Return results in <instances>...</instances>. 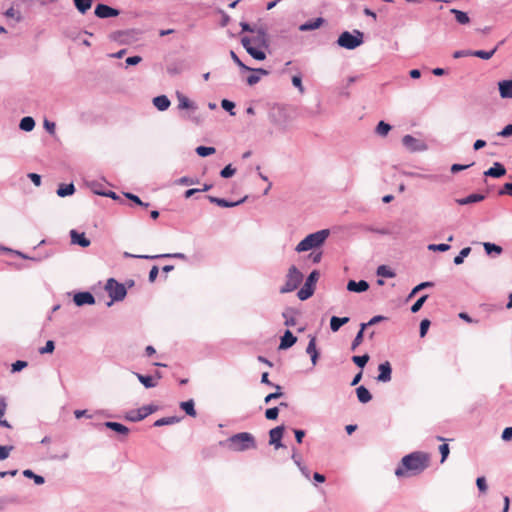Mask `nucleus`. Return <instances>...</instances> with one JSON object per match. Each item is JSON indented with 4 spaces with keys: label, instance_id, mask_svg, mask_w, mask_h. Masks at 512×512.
Returning <instances> with one entry per match:
<instances>
[{
    "label": "nucleus",
    "instance_id": "63",
    "mask_svg": "<svg viewBox=\"0 0 512 512\" xmlns=\"http://www.w3.org/2000/svg\"><path fill=\"white\" fill-rule=\"evenodd\" d=\"M501 137H509L512 135V124L506 125L502 131L498 133Z\"/></svg>",
    "mask_w": 512,
    "mask_h": 512
},
{
    "label": "nucleus",
    "instance_id": "44",
    "mask_svg": "<svg viewBox=\"0 0 512 512\" xmlns=\"http://www.w3.org/2000/svg\"><path fill=\"white\" fill-rule=\"evenodd\" d=\"M471 252V248L470 247H466V248H463L459 255H457L455 258H454V263L456 265H460L463 263L464 261V258L467 257L469 255V253Z\"/></svg>",
    "mask_w": 512,
    "mask_h": 512
},
{
    "label": "nucleus",
    "instance_id": "36",
    "mask_svg": "<svg viewBox=\"0 0 512 512\" xmlns=\"http://www.w3.org/2000/svg\"><path fill=\"white\" fill-rule=\"evenodd\" d=\"M451 13L455 15L456 21L460 24H467L469 23L470 19L467 15V13L457 10V9H451Z\"/></svg>",
    "mask_w": 512,
    "mask_h": 512
},
{
    "label": "nucleus",
    "instance_id": "54",
    "mask_svg": "<svg viewBox=\"0 0 512 512\" xmlns=\"http://www.w3.org/2000/svg\"><path fill=\"white\" fill-rule=\"evenodd\" d=\"M439 451L441 453V463H443L446 460V458L448 457L449 452H450L448 444H446V443L441 444L439 446Z\"/></svg>",
    "mask_w": 512,
    "mask_h": 512
},
{
    "label": "nucleus",
    "instance_id": "23",
    "mask_svg": "<svg viewBox=\"0 0 512 512\" xmlns=\"http://www.w3.org/2000/svg\"><path fill=\"white\" fill-rule=\"evenodd\" d=\"M230 55H231V58L233 59V61L241 68V69H244V70H247V71H256L262 75H267L268 72L264 69H252L248 66H246L240 59L239 57L236 55V53L234 51H231L230 52Z\"/></svg>",
    "mask_w": 512,
    "mask_h": 512
},
{
    "label": "nucleus",
    "instance_id": "13",
    "mask_svg": "<svg viewBox=\"0 0 512 512\" xmlns=\"http://www.w3.org/2000/svg\"><path fill=\"white\" fill-rule=\"evenodd\" d=\"M74 303L77 306L92 305L95 303L94 296L90 292H79L74 295Z\"/></svg>",
    "mask_w": 512,
    "mask_h": 512
},
{
    "label": "nucleus",
    "instance_id": "51",
    "mask_svg": "<svg viewBox=\"0 0 512 512\" xmlns=\"http://www.w3.org/2000/svg\"><path fill=\"white\" fill-rule=\"evenodd\" d=\"M428 249L431 250V251H441V252H444V251H447L450 249V245L448 244H430L428 246Z\"/></svg>",
    "mask_w": 512,
    "mask_h": 512
},
{
    "label": "nucleus",
    "instance_id": "10",
    "mask_svg": "<svg viewBox=\"0 0 512 512\" xmlns=\"http://www.w3.org/2000/svg\"><path fill=\"white\" fill-rule=\"evenodd\" d=\"M241 43L246 51L256 60H264L266 58L265 52L262 50L263 47H257L250 45L248 39H241Z\"/></svg>",
    "mask_w": 512,
    "mask_h": 512
},
{
    "label": "nucleus",
    "instance_id": "52",
    "mask_svg": "<svg viewBox=\"0 0 512 512\" xmlns=\"http://www.w3.org/2000/svg\"><path fill=\"white\" fill-rule=\"evenodd\" d=\"M277 391L274 393H270L265 397V403H269L270 401L280 398L282 396L281 387L279 385L276 386Z\"/></svg>",
    "mask_w": 512,
    "mask_h": 512
},
{
    "label": "nucleus",
    "instance_id": "64",
    "mask_svg": "<svg viewBox=\"0 0 512 512\" xmlns=\"http://www.w3.org/2000/svg\"><path fill=\"white\" fill-rule=\"evenodd\" d=\"M502 439L504 441H511L512 440V427H507L504 429L502 433Z\"/></svg>",
    "mask_w": 512,
    "mask_h": 512
},
{
    "label": "nucleus",
    "instance_id": "38",
    "mask_svg": "<svg viewBox=\"0 0 512 512\" xmlns=\"http://www.w3.org/2000/svg\"><path fill=\"white\" fill-rule=\"evenodd\" d=\"M178 421H179V418H177L175 416L164 417V418H161V419H158L157 421H155L154 426L160 427V426H164V425H171V424L177 423Z\"/></svg>",
    "mask_w": 512,
    "mask_h": 512
},
{
    "label": "nucleus",
    "instance_id": "56",
    "mask_svg": "<svg viewBox=\"0 0 512 512\" xmlns=\"http://www.w3.org/2000/svg\"><path fill=\"white\" fill-rule=\"evenodd\" d=\"M279 410L277 407L269 408L265 412V416L269 420H275L278 417Z\"/></svg>",
    "mask_w": 512,
    "mask_h": 512
},
{
    "label": "nucleus",
    "instance_id": "3",
    "mask_svg": "<svg viewBox=\"0 0 512 512\" xmlns=\"http://www.w3.org/2000/svg\"><path fill=\"white\" fill-rule=\"evenodd\" d=\"M328 235V230H321L316 233L309 234L296 246V251L304 252L312 248L319 247L326 240Z\"/></svg>",
    "mask_w": 512,
    "mask_h": 512
},
{
    "label": "nucleus",
    "instance_id": "1",
    "mask_svg": "<svg viewBox=\"0 0 512 512\" xmlns=\"http://www.w3.org/2000/svg\"><path fill=\"white\" fill-rule=\"evenodd\" d=\"M431 463L430 454L423 451H415L405 455L397 468L395 475L398 478H409L417 476L425 471Z\"/></svg>",
    "mask_w": 512,
    "mask_h": 512
},
{
    "label": "nucleus",
    "instance_id": "60",
    "mask_svg": "<svg viewBox=\"0 0 512 512\" xmlns=\"http://www.w3.org/2000/svg\"><path fill=\"white\" fill-rule=\"evenodd\" d=\"M221 106L226 111H229L231 115H234V112L232 111L235 107V104L227 99L222 100Z\"/></svg>",
    "mask_w": 512,
    "mask_h": 512
},
{
    "label": "nucleus",
    "instance_id": "15",
    "mask_svg": "<svg viewBox=\"0 0 512 512\" xmlns=\"http://www.w3.org/2000/svg\"><path fill=\"white\" fill-rule=\"evenodd\" d=\"M70 237L72 244H77L84 248L90 245V240L85 236V233H79L76 230H71Z\"/></svg>",
    "mask_w": 512,
    "mask_h": 512
},
{
    "label": "nucleus",
    "instance_id": "41",
    "mask_svg": "<svg viewBox=\"0 0 512 512\" xmlns=\"http://www.w3.org/2000/svg\"><path fill=\"white\" fill-rule=\"evenodd\" d=\"M283 317L285 318L286 326H295L296 318L294 317V311L292 309L286 310L283 312Z\"/></svg>",
    "mask_w": 512,
    "mask_h": 512
},
{
    "label": "nucleus",
    "instance_id": "33",
    "mask_svg": "<svg viewBox=\"0 0 512 512\" xmlns=\"http://www.w3.org/2000/svg\"><path fill=\"white\" fill-rule=\"evenodd\" d=\"M75 7L77 10L84 14L86 13L92 6V0H73Z\"/></svg>",
    "mask_w": 512,
    "mask_h": 512
},
{
    "label": "nucleus",
    "instance_id": "45",
    "mask_svg": "<svg viewBox=\"0 0 512 512\" xmlns=\"http://www.w3.org/2000/svg\"><path fill=\"white\" fill-rule=\"evenodd\" d=\"M352 361L359 367L363 368L369 361V355L353 356Z\"/></svg>",
    "mask_w": 512,
    "mask_h": 512
},
{
    "label": "nucleus",
    "instance_id": "49",
    "mask_svg": "<svg viewBox=\"0 0 512 512\" xmlns=\"http://www.w3.org/2000/svg\"><path fill=\"white\" fill-rule=\"evenodd\" d=\"M431 286H433L432 282L420 283L419 285H417L416 287H414L412 289L411 293L409 294V298H412L416 293H418L419 291H422V289H424L426 287H431Z\"/></svg>",
    "mask_w": 512,
    "mask_h": 512
},
{
    "label": "nucleus",
    "instance_id": "32",
    "mask_svg": "<svg viewBox=\"0 0 512 512\" xmlns=\"http://www.w3.org/2000/svg\"><path fill=\"white\" fill-rule=\"evenodd\" d=\"M75 191L74 185L71 184H61L57 189V195L60 197H66L72 195Z\"/></svg>",
    "mask_w": 512,
    "mask_h": 512
},
{
    "label": "nucleus",
    "instance_id": "30",
    "mask_svg": "<svg viewBox=\"0 0 512 512\" xmlns=\"http://www.w3.org/2000/svg\"><path fill=\"white\" fill-rule=\"evenodd\" d=\"M306 352L311 356V361L313 365L316 364L318 359V352L316 349V340L312 338L307 346Z\"/></svg>",
    "mask_w": 512,
    "mask_h": 512
},
{
    "label": "nucleus",
    "instance_id": "53",
    "mask_svg": "<svg viewBox=\"0 0 512 512\" xmlns=\"http://www.w3.org/2000/svg\"><path fill=\"white\" fill-rule=\"evenodd\" d=\"M55 349V344L52 340L46 342V345L39 350L40 354L52 353Z\"/></svg>",
    "mask_w": 512,
    "mask_h": 512
},
{
    "label": "nucleus",
    "instance_id": "17",
    "mask_svg": "<svg viewBox=\"0 0 512 512\" xmlns=\"http://www.w3.org/2000/svg\"><path fill=\"white\" fill-rule=\"evenodd\" d=\"M505 173V167L501 163L496 162L491 168L484 172V175L498 178L505 175Z\"/></svg>",
    "mask_w": 512,
    "mask_h": 512
},
{
    "label": "nucleus",
    "instance_id": "48",
    "mask_svg": "<svg viewBox=\"0 0 512 512\" xmlns=\"http://www.w3.org/2000/svg\"><path fill=\"white\" fill-rule=\"evenodd\" d=\"M178 100H179V108L180 109H188V108H192L193 107V105L190 102V100L186 96H184V95H179L178 96Z\"/></svg>",
    "mask_w": 512,
    "mask_h": 512
},
{
    "label": "nucleus",
    "instance_id": "50",
    "mask_svg": "<svg viewBox=\"0 0 512 512\" xmlns=\"http://www.w3.org/2000/svg\"><path fill=\"white\" fill-rule=\"evenodd\" d=\"M235 172H236V169L232 168V166L229 164L221 170L220 175L223 178H229V177L233 176L235 174Z\"/></svg>",
    "mask_w": 512,
    "mask_h": 512
},
{
    "label": "nucleus",
    "instance_id": "6",
    "mask_svg": "<svg viewBox=\"0 0 512 512\" xmlns=\"http://www.w3.org/2000/svg\"><path fill=\"white\" fill-rule=\"evenodd\" d=\"M319 277L320 274L317 270H314L309 274L303 287L297 293V296L300 300H307L314 294L316 283Z\"/></svg>",
    "mask_w": 512,
    "mask_h": 512
},
{
    "label": "nucleus",
    "instance_id": "29",
    "mask_svg": "<svg viewBox=\"0 0 512 512\" xmlns=\"http://www.w3.org/2000/svg\"><path fill=\"white\" fill-rule=\"evenodd\" d=\"M323 19L322 18H316L312 21H309V22H306L304 24H302L300 26V30L301 31H309V30H314V29H317L319 28L322 23H323Z\"/></svg>",
    "mask_w": 512,
    "mask_h": 512
},
{
    "label": "nucleus",
    "instance_id": "62",
    "mask_svg": "<svg viewBox=\"0 0 512 512\" xmlns=\"http://www.w3.org/2000/svg\"><path fill=\"white\" fill-rule=\"evenodd\" d=\"M5 15H6V17H9V18H15L18 22L21 21L20 13L17 12L13 7L9 8L5 12Z\"/></svg>",
    "mask_w": 512,
    "mask_h": 512
},
{
    "label": "nucleus",
    "instance_id": "61",
    "mask_svg": "<svg viewBox=\"0 0 512 512\" xmlns=\"http://www.w3.org/2000/svg\"><path fill=\"white\" fill-rule=\"evenodd\" d=\"M476 485L482 493H485L487 491L488 487L484 477H478L476 480Z\"/></svg>",
    "mask_w": 512,
    "mask_h": 512
},
{
    "label": "nucleus",
    "instance_id": "16",
    "mask_svg": "<svg viewBox=\"0 0 512 512\" xmlns=\"http://www.w3.org/2000/svg\"><path fill=\"white\" fill-rule=\"evenodd\" d=\"M297 341V338L292 334L290 330H286L284 335L281 337L279 349H288L293 346Z\"/></svg>",
    "mask_w": 512,
    "mask_h": 512
},
{
    "label": "nucleus",
    "instance_id": "20",
    "mask_svg": "<svg viewBox=\"0 0 512 512\" xmlns=\"http://www.w3.org/2000/svg\"><path fill=\"white\" fill-rule=\"evenodd\" d=\"M499 92L502 98H512V79L499 82Z\"/></svg>",
    "mask_w": 512,
    "mask_h": 512
},
{
    "label": "nucleus",
    "instance_id": "58",
    "mask_svg": "<svg viewBox=\"0 0 512 512\" xmlns=\"http://www.w3.org/2000/svg\"><path fill=\"white\" fill-rule=\"evenodd\" d=\"M14 449L13 446H0V460L8 458L10 452Z\"/></svg>",
    "mask_w": 512,
    "mask_h": 512
},
{
    "label": "nucleus",
    "instance_id": "9",
    "mask_svg": "<svg viewBox=\"0 0 512 512\" xmlns=\"http://www.w3.org/2000/svg\"><path fill=\"white\" fill-rule=\"evenodd\" d=\"M155 411H156V407H154L152 405L143 406V407L139 408L138 410L130 411L126 415V419L133 421V422L141 421Z\"/></svg>",
    "mask_w": 512,
    "mask_h": 512
},
{
    "label": "nucleus",
    "instance_id": "7",
    "mask_svg": "<svg viewBox=\"0 0 512 512\" xmlns=\"http://www.w3.org/2000/svg\"><path fill=\"white\" fill-rule=\"evenodd\" d=\"M105 288L113 301L123 300L127 293L125 286L113 278L107 281Z\"/></svg>",
    "mask_w": 512,
    "mask_h": 512
},
{
    "label": "nucleus",
    "instance_id": "11",
    "mask_svg": "<svg viewBox=\"0 0 512 512\" xmlns=\"http://www.w3.org/2000/svg\"><path fill=\"white\" fill-rule=\"evenodd\" d=\"M95 15L99 18L116 17L119 11L105 4H98L95 8Z\"/></svg>",
    "mask_w": 512,
    "mask_h": 512
},
{
    "label": "nucleus",
    "instance_id": "8",
    "mask_svg": "<svg viewBox=\"0 0 512 512\" xmlns=\"http://www.w3.org/2000/svg\"><path fill=\"white\" fill-rule=\"evenodd\" d=\"M252 33V36H244L242 39H248L250 45H255L257 47H268V37L263 29L254 30Z\"/></svg>",
    "mask_w": 512,
    "mask_h": 512
},
{
    "label": "nucleus",
    "instance_id": "2",
    "mask_svg": "<svg viewBox=\"0 0 512 512\" xmlns=\"http://www.w3.org/2000/svg\"><path fill=\"white\" fill-rule=\"evenodd\" d=\"M229 448L236 452H243L249 449L256 448V441L254 436L248 432H241L232 435L227 440Z\"/></svg>",
    "mask_w": 512,
    "mask_h": 512
},
{
    "label": "nucleus",
    "instance_id": "14",
    "mask_svg": "<svg viewBox=\"0 0 512 512\" xmlns=\"http://www.w3.org/2000/svg\"><path fill=\"white\" fill-rule=\"evenodd\" d=\"M379 375L377 380L379 382H388L391 380L392 368L388 361L381 363L378 367Z\"/></svg>",
    "mask_w": 512,
    "mask_h": 512
},
{
    "label": "nucleus",
    "instance_id": "24",
    "mask_svg": "<svg viewBox=\"0 0 512 512\" xmlns=\"http://www.w3.org/2000/svg\"><path fill=\"white\" fill-rule=\"evenodd\" d=\"M485 196L482 194H471L465 198L457 199L456 202L459 205H467L484 200Z\"/></svg>",
    "mask_w": 512,
    "mask_h": 512
},
{
    "label": "nucleus",
    "instance_id": "47",
    "mask_svg": "<svg viewBox=\"0 0 512 512\" xmlns=\"http://www.w3.org/2000/svg\"><path fill=\"white\" fill-rule=\"evenodd\" d=\"M428 298V295H423L422 297H420L411 307V312L412 313H416L418 312L421 307L423 306V304L425 303V301L427 300Z\"/></svg>",
    "mask_w": 512,
    "mask_h": 512
},
{
    "label": "nucleus",
    "instance_id": "5",
    "mask_svg": "<svg viewBox=\"0 0 512 512\" xmlns=\"http://www.w3.org/2000/svg\"><path fill=\"white\" fill-rule=\"evenodd\" d=\"M302 280V273L295 266H291L286 276L285 285L280 289V292L284 294L294 291L300 285Z\"/></svg>",
    "mask_w": 512,
    "mask_h": 512
},
{
    "label": "nucleus",
    "instance_id": "4",
    "mask_svg": "<svg viewBox=\"0 0 512 512\" xmlns=\"http://www.w3.org/2000/svg\"><path fill=\"white\" fill-rule=\"evenodd\" d=\"M363 36L359 30H354L353 34L345 31L339 36L337 43L340 47L352 50L363 43Z\"/></svg>",
    "mask_w": 512,
    "mask_h": 512
},
{
    "label": "nucleus",
    "instance_id": "35",
    "mask_svg": "<svg viewBox=\"0 0 512 512\" xmlns=\"http://www.w3.org/2000/svg\"><path fill=\"white\" fill-rule=\"evenodd\" d=\"M180 407L189 415L192 417L196 416V410L194 408V402L193 400H188L181 402Z\"/></svg>",
    "mask_w": 512,
    "mask_h": 512
},
{
    "label": "nucleus",
    "instance_id": "21",
    "mask_svg": "<svg viewBox=\"0 0 512 512\" xmlns=\"http://www.w3.org/2000/svg\"><path fill=\"white\" fill-rule=\"evenodd\" d=\"M104 426L124 436L129 433V428L118 422H105Z\"/></svg>",
    "mask_w": 512,
    "mask_h": 512
},
{
    "label": "nucleus",
    "instance_id": "40",
    "mask_svg": "<svg viewBox=\"0 0 512 512\" xmlns=\"http://www.w3.org/2000/svg\"><path fill=\"white\" fill-rule=\"evenodd\" d=\"M366 327H367V324H361V328H360L359 332L357 333L356 337L353 340L352 350H355L356 347L359 346L362 343L363 336H364V330H365Z\"/></svg>",
    "mask_w": 512,
    "mask_h": 512
},
{
    "label": "nucleus",
    "instance_id": "34",
    "mask_svg": "<svg viewBox=\"0 0 512 512\" xmlns=\"http://www.w3.org/2000/svg\"><path fill=\"white\" fill-rule=\"evenodd\" d=\"M35 126V121L32 117H24L21 119L20 121V129L24 130V131H31L33 130Z\"/></svg>",
    "mask_w": 512,
    "mask_h": 512
},
{
    "label": "nucleus",
    "instance_id": "25",
    "mask_svg": "<svg viewBox=\"0 0 512 512\" xmlns=\"http://www.w3.org/2000/svg\"><path fill=\"white\" fill-rule=\"evenodd\" d=\"M124 255H125V257H135V258H145V259H155V258H159V257L184 258V255L181 253L148 256V255H133L128 252H125Z\"/></svg>",
    "mask_w": 512,
    "mask_h": 512
},
{
    "label": "nucleus",
    "instance_id": "37",
    "mask_svg": "<svg viewBox=\"0 0 512 512\" xmlns=\"http://www.w3.org/2000/svg\"><path fill=\"white\" fill-rule=\"evenodd\" d=\"M138 380L146 387V388H152L156 386V382L153 380L151 376H145L142 374L137 373L136 374Z\"/></svg>",
    "mask_w": 512,
    "mask_h": 512
},
{
    "label": "nucleus",
    "instance_id": "12",
    "mask_svg": "<svg viewBox=\"0 0 512 512\" xmlns=\"http://www.w3.org/2000/svg\"><path fill=\"white\" fill-rule=\"evenodd\" d=\"M284 433V427L283 426H277L270 430L269 432V443L271 445H274L276 449L282 447L281 439L283 437Z\"/></svg>",
    "mask_w": 512,
    "mask_h": 512
},
{
    "label": "nucleus",
    "instance_id": "57",
    "mask_svg": "<svg viewBox=\"0 0 512 512\" xmlns=\"http://www.w3.org/2000/svg\"><path fill=\"white\" fill-rule=\"evenodd\" d=\"M484 248L488 254H490L492 251L500 254L502 252V248L498 245L492 244V243H485Z\"/></svg>",
    "mask_w": 512,
    "mask_h": 512
},
{
    "label": "nucleus",
    "instance_id": "46",
    "mask_svg": "<svg viewBox=\"0 0 512 512\" xmlns=\"http://www.w3.org/2000/svg\"><path fill=\"white\" fill-rule=\"evenodd\" d=\"M23 474H24V476H26L28 478L34 479L35 483L38 485H41L44 483V478L40 475L34 474L33 471H31V470H25L23 472Z\"/></svg>",
    "mask_w": 512,
    "mask_h": 512
},
{
    "label": "nucleus",
    "instance_id": "39",
    "mask_svg": "<svg viewBox=\"0 0 512 512\" xmlns=\"http://www.w3.org/2000/svg\"><path fill=\"white\" fill-rule=\"evenodd\" d=\"M377 275L386 278H393L395 273L388 266L381 265L377 268Z\"/></svg>",
    "mask_w": 512,
    "mask_h": 512
},
{
    "label": "nucleus",
    "instance_id": "43",
    "mask_svg": "<svg viewBox=\"0 0 512 512\" xmlns=\"http://www.w3.org/2000/svg\"><path fill=\"white\" fill-rule=\"evenodd\" d=\"M391 130V126L384 121H380L376 127V132L381 136H386Z\"/></svg>",
    "mask_w": 512,
    "mask_h": 512
},
{
    "label": "nucleus",
    "instance_id": "18",
    "mask_svg": "<svg viewBox=\"0 0 512 512\" xmlns=\"http://www.w3.org/2000/svg\"><path fill=\"white\" fill-rule=\"evenodd\" d=\"M369 284L365 280H360L356 282L354 280H350L347 284V289L351 292H364L368 290Z\"/></svg>",
    "mask_w": 512,
    "mask_h": 512
},
{
    "label": "nucleus",
    "instance_id": "27",
    "mask_svg": "<svg viewBox=\"0 0 512 512\" xmlns=\"http://www.w3.org/2000/svg\"><path fill=\"white\" fill-rule=\"evenodd\" d=\"M348 322H349L348 317L339 318V317L333 316L330 320V328L333 332H337L341 326H343L344 324H346Z\"/></svg>",
    "mask_w": 512,
    "mask_h": 512
},
{
    "label": "nucleus",
    "instance_id": "55",
    "mask_svg": "<svg viewBox=\"0 0 512 512\" xmlns=\"http://www.w3.org/2000/svg\"><path fill=\"white\" fill-rule=\"evenodd\" d=\"M125 196H126L128 199H130L131 201H133V202H134L135 204H137V205L143 206V207H145V208H147V207L149 206V204H148V203H144V202H142V201H141V199H140L138 196H136V195H134V194H132V193H126V194H125Z\"/></svg>",
    "mask_w": 512,
    "mask_h": 512
},
{
    "label": "nucleus",
    "instance_id": "59",
    "mask_svg": "<svg viewBox=\"0 0 512 512\" xmlns=\"http://www.w3.org/2000/svg\"><path fill=\"white\" fill-rule=\"evenodd\" d=\"M430 321L428 319H424L420 323V337H424L429 329Z\"/></svg>",
    "mask_w": 512,
    "mask_h": 512
},
{
    "label": "nucleus",
    "instance_id": "26",
    "mask_svg": "<svg viewBox=\"0 0 512 512\" xmlns=\"http://www.w3.org/2000/svg\"><path fill=\"white\" fill-rule=\"evenodd\" d=\"M356 394H357L358 400L361 403H367L372 399L371 393L364 386H359L356 389Z\"/></svg>",
    "mask_w": 512,
    "mask_h": 512
},
{
    "label": "nucleus",
    "instance_id": "22",
    "mask_svg": "<svg viewBox=\"0 0 512 512\" xmlns=\"http://www.w3.org/2000/svg\"><path fill=\"white\" fill-rule=\"evenodd\" d=\"M153 104L158 110L165 111L170 106V100L168 99L167 96L160 95L153 99Z\"/></svg>",
    "mask_w": 512,
    "mask_h": 512
},
{
    "label": "nucleus",
    "instance_id": "28",
    "mask_svg": "<svg viewBox=\"0 0 512 512\" xmlns=\"http://www.w3.org/2000/svg\"><path fill=\"white\" fill-rule=\"evenodd\" d=\"M496 51H497V46L490 51L475 50V51H468L467 54H472V56L488 60L495 54Z\"/></svg>",
    "mask_w": 512,
    "mask_h": 512
},
{
    "label": "nucleus",
    "instance_id": "19",
    "mask_svg": "<svg viewBox=\"0 0 512 512\" xmlns=\"http://www.w3.org/2000/svg\"><path fill=\"white\" fill-rule=\"evenodd\" d=\"M403 145L411 151H417L422 148L419 141L411 135H405L402 139Z\"/></svg>",
    "mask_w": 512,
    "mask_h": 512
},
{
    "label": "nucleus",
    "instance_id": "42",
    "mask_svg": "<svg viewBox=\"0 0 512 512\" xmlns=\"http://www.w3.org/2000/svg\"><path fill=\"white\" fill-rule=\"evenodd\" d=\"M216 152L214 147H206V146H198L196 148V153L201 157H206L212 155Z\"/></svg>",
    "mask_w": 512,
    "mask_h": 512
},
{
    "label": "nucleus",
    "instance_id": "31",
    "mask_svg": "<svg viewBox=\"0 0 512 512\" xmlns=\"http://www.w3.org/2000/svg\"><path fill=\"white\" fill-rule=\"evenodd\" d=\"M208 199L210 202L215 203L220 207H233V206H236V205L240 204L241 202H243V200L238 201V202H228L225 199L217 198L214 196H208Z\"/></svg>",
    "mask_w": 512,
    "mask_h": 512
}]
</instances>
